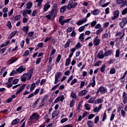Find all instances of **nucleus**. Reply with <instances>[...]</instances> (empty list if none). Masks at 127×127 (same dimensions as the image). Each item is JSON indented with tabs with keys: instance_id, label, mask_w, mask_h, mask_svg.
<instances>
[{
	"instance_id": "nucleus-1",
	"label": "nucleus",
	"mask_w": 127,
	"mask_h": 127,
	"mask_svg": "<svg viewBox=\"0 0 127 127\" xmlns=\"http://www.w3.org/2000/svg\"><path fill=\"white\" fill-rule=\"evenodd\" d=\"M70 20H72L71 18L64 20V16H61L59 19V22L61 25H64L65 23H69Z\"/></svg>"
},
{
	"instance_id": "nucleus-2",
	"label": "nucleus",
	"mask_w": 127,
	"mask_h": 127,
	"mask_svg": "<svg viewBox=\"0 0 127 127\" xmlns=\"http://www.w3.org/2000/svg\"><path fill=\"white\" fill-rule=\"evenodd\" d=\"M93 43L94 46H98V45H100V44H101V39H100V37H98V36L94 37Z\"/></svg>"
},
{
	"instance_id": "nucleus-3",
	"label": "nucleus",
	"mask_w": 127,
	"mask_h": 127,
	"mask_svg": "<svg viewBox=\"0 0 127 127\" xmlns=\"http://www.w3.org/2000/svg\"><path fill=\"white\" fill-rule=\"evenodd\" d=\"M40 118V116L38 115L37 113H34L32 116L29 118L30 121H32V120H35V121H38Z\"/></svg>"
},
{
	"instance_id": "nucleus-4",
	"label": "nucleus",
	"mask_w": 127,
	"mask_h": 127,
	"mask_svg": "<svg viewBox=\"0 0 127 127\" xmlns=\"http://www.w3.org/2000/svg\"><path fill=\"white\" fill-rule=\"evenodd\" d=\"M122 19V21L119 23V25L121 28H124L127 23V18L126 17H123Z\"/></svg>"
},
{
	"instance_id": "nucleus-5",
	"label": "nucleus",
	"mask_w": 127,
	"mask_h": 127,
	"mask_svg": "<svg viewBox=\"0 0 127 127\" xmlns=\"http://www.w3.org/2000/svg\"><path fill=\"white\" fill-rule=\"evenodd\" d=\"M61 76H62V75H61V72H57L55 74V82H54L55 84H56L58 83V82L59 81V80L58 79H60V78H61Z\"/></svg>"
},
{
	"instance_id": "nucleus-6",
	"label": "nucleus",
	"mask_w": 127,
	"mask_h": 127,
	"mask_svg": "<svg viewBox=\"0 0 127 127\" xmlns=\"http://www.w3.org/2000/svg\"><path fill=\"white\" fill-rule=\"evenodd\" d=\"M120 16V11L119 10H116L113 12V16L112 17V20H116L118 17Z\"/></svg>"
},
{
	"instance_id": "nucleus-7",
	"label": "nucleus",
	"mask_w": 127,
	"mask_h": 127,
	"mask_svg": "<svg viewBox=\"0 0 127 127\" xmlns=\"http://www.w3.org/2000/svg\"><path fill=\"white\" fill-rule=\"evenodd\" d=\"M51 7V5H50V2H47L43 6V12H46L48 11V9Z\"/></svg>"
},
{
	"instance_id": "nucleus-8",
	"label": "nucleus",
	"mask_w": 127,
	"mask_h": 127,
	"mask_svg": "<svg viewBox=\"0 0 127 127\" xmlns=\"http://www.w3.org/2000/svg\"><path fill=\"white\" fill-rule=\"evenodd\" d=\"M32 12V11L31 10L26 9L22 12V14L24 17H27L28 16L27 14H31Z\"/></svg>"
},
{
	"instance_id": "nucleus-9",
	"label": "nucleus",
	"mask_w": 127,
	"mask_h": 127,
	"mask_svg": "<svg viewBox=\"0 0 127 127\" xmlns=\"http://www.w3.org/2000/svg\"><path fill=\"white\" fill-rule=\"evenodd\" d=\"M88 20V19L87 18H83L81 20H79L76 23V24L78 25V26H80V25H82L84 24V23H86L87 22V21Z\"/></svg>"
},
{
	"instance_id": "nucleus-10",
	"label": "nucleus",
	"mask_w": 127,
	"mask_h": 127,
	"mask_svg": "<svg viewBox=\"0 0 127 127\" xmlns=\"http://www.w3.org/2000/svg\"><path fill=\"white\" fill-rule=\"evenodd\" d=\"M64 99H65V97H64V96L60 95L55 99V100L54 101V103L56 104L58 103V102H60V101L61 102H63Z\"/></svg>"
},
{
	"instance_id": "nucleus-11",
	"label": "nucleus",
	"mask_w": 127,
	"mask_h": 127,
	"mask_svg": "<svg viewBox=\"0 0 127 127\" xmlns=\"http://www.w3.org/2000/svg\"><path fill=\"white\" fill-rule=\"evenodd\" d=\"M33 74V68H31L30 69L29 71L27 73V79L29 81L30 79H31V77H32V75Z\"/></svg>"
},
{
	"instance_id": "nucleus-12",
	"label": "nucleus",
	"mask_w": 127,
	"mask_h": 127,
	"mask_svg": "<svg viewBox=\"0 0 127 127\" xmlns=\"http://www.w3.org/2000/svg\"><path fill=\"white\" fill-rule=\"evenodd\" d=\"M122 98L123 99V103L124 105H126V104H127V93L126 91L123 93Z\"/></svg>"
},
{
	"instance_id": "nucleus-13",
	"label": "nucleus",
	"mask_w": 127,
	"mask_h": 127,
	"mask_svg": "<svg viewBox=\"0 0 127 127\" xmlns=\"http://www.w3.org/2000/svg\"><path fill=\"white\" fill-rule=\"evenodd\" d=\"M26 86V84H22V86L20 87L19 89L16 91L15 95H17L18 94L21 93V92L24 90V88H25Z\"/></svg>"
},
{
	"instance_id": "nucleus-14",
	"label": "nucleus",
	"mask_w": 127,
	"mask_h": 127,
	"mask_svg": "<svg viewBox=\"0 0 127 127\" xmlns=\"http://www.w3.org/2000/svg\"><path fill=\"white\" fill-rule=\"evenodd\" d=\"M99 91H100V93L101 95H103V94H105L107 91H108V89L104 86H100L99 88Z\"/></svg>"
},
{
	"instance_id": "nucleus-15",
	"label": "nucleus",
	"mask_w": 127,
	"mask_h": 127,
	"mask_svg": "<svg viewBox=\"0 0 127 127\" xmlns=\"http://www.w3.org/2000/svg\"><path fill=\"white\" fill-rule=\"evenodd\" d=\"M105 56V54H104L103 51H99L97 54V58H99V59H104Z\"/></svg>"
},
{
	"instance_id": "nucleus-16",
	"label": "nucleus",
	"mask_w": 127,
	"mask_h": 127,
	"mask_svg": "<svg viewBox=\"0 0 127 127\" xmlns=\"http://www.w3.org/2000/svg\"><path fill=\"white\" fill-rule=\"evenodd\" d=\"M25 70V68H23V65L20 66L18 68L16 69V73H22L23 71Z\"/></svg>"
},
{
	"instance_id": "nucleus-17",
	"label": "nucleus",
	"mask_w": 127,
	"mask_h": 127,
	"mask_svg": "<svg viewBox=\"0 0 127 127\" xmlns=\"http://www.w3.org/2000/svg\"><path fill=\"white\" fill-rule=\"evenodd\" d=\"M72 3H73V0H70L68 1L67 5H66L67 9L68 10H71V9H72Z\"/></svg>"
},
{
	"instance_id": "nucleus-18",
	"label": "nucleus",
	"mask_w": 127,
	"mask_h": 127,
	"mask_svg": "<svg viewBox=\"0 0 127 127\" xmlns=\"http://www.w3.org/2000/svg\"><path fill=\"white\" fill-rule=\"evenodd\" d=\"M100 12H101V10L99 9H96L91 11V14H93V15H98Z\"/></svg>"
},
{
	"instance_id": "nucleus-19",
	"label": "nucleus",
	"mask_w": 127,
	"mask_h": 127,
	"mask_svg": "<svg viewBox=\"0 0 127 127\" xmlns=\"http://www.w3.org/2000/svg\"><path fill=\"white\" fill-rule=\"evenodd\" d=\"M22 30L24 33L27 34L28 33V31H29V27L28 26H25L23 27Z\"/></svg>"
},
{
	"instance_id": "nucleus-20",
	"label": "nucleus",
	"mask_w": 127,
	"mask_h": 127,
	"mask_svg": "<svg viewBox=\"0 0 127 127\" xmlns=\"http://www.w3.org/2000/svg\"><path fill=\"white\" fill-rule=\"evenodd\" d=\"M20 120L16 118L14 120H13L12 122L11 123V126H14L15 125H17L20 122Z\"/></svg>"
},
{
	"instance_id": "nucleus-21",
	"label": "nucleus",
	"mask_w": 127,
	"mask_h": 127,
	"mask_svg": "<svg viewBox=\"0 0 127 127\" xmlns=\"http://www.w3.org/2000/svg\"><path fill=\"white\" fill-rule=\"evenodd\" d=\"M27 79V73H25L23 74L21 76V81H22V82H25Z\"/></svg>"
},
{
	"instance_id": "nucleus-22",
	"label": "nucleus",
	"mask_w": 127,
	"mask_h": 127,
	"mask_svg": "<svg viewBox=\"0 0 127 127\" xmlns=\"http://www.w3.org/2000/svg\"><path fill=\"white\" fill-rule=\"evenodd\" d=\"M112 53H113V50H109L104 53V55L107 57L112 55Z\"/></svg>"
},
{
	"instance_id": "nucleus-23",
	"label": "nucleus",
	"mask_w": 127,
	"mask_h": 127,
	"mask_svg": "<svg viewBox=\"0 0 127 127\" xmlns=\"http://www.w3.org/2000/svg\"><path fill=\"white\" fill-rule=\"evenodd\" d=\"M57 12H58L57 11H54L53 10H51L50 14L53 18H55L56 15H57Z\"/></svg>"
},
{
	"instance_id": "nucleus-24",
	"label": "nucleus",
	"mask_w": 127,
	"mask_h": 127,
	"mask_svg": "<svg viewBox=\"0 0 127 127\" xmlns=\"http://www.w3.org/2000/svg\"><path fill=\"white\" fill-rule=\"evenodd\" d=\"M46 18H47L48 20H51L52 21H53V20H54V19H55L53 18V17H52V15L51 13L47 15L46 16Z\"/></svg>"
},
{
	"instance_id": "nucleus-25",
	"label": "nucleus",
	"mask_w": 127,
	"mask_h": 127,
	"mask_svg": "<svg viewBox=\"0 0 127 127\" xmlns=\"http://www.w3.org/2000/svg\"><path fill=\"white\" fill-rule=\"evenodd\" d=\"M87 90H82L80 92L78 93V96H85L87 94Z\"/></svg>"
},
{
	"instance_id": "nucleus-26",
	"label": "nucleus",
	"mask_w": 127,
	"mask_h": 127,
	"mask_svg": "<svg viewBox=\"0 0 127 127\" xmlns=\"http://www.w3.org/2000/svg\"><path fill=\"white\" fill-rule=\"evenodd\" d=\"M40 100V98H38L33 103L32 107L33 109H35V108H36V106H37V104L39 103V101Z\"/></svg>"
},
{
	"instance_id": "nucleus-27",
	"label": "nucleus",
	"mask_w": 127,
	"mask_h": 127,
	"mask_svg": "<svg viewBox=\"0 0 127 127\" xmlns=\"http://www.w3.org/2000/svg\"><path fill=\"white\" fill-rule=\"evenodd\" d=\"M102 1H103V0H101L99 2L100 5L102 6V7H106V6H108V5L110 4V2H108L102 5Z\"/></svg>"
},
{
	"instance_id": "nucleus-28",
	"label": "nucleus",
	"mask_w": 127,
	"mask_h": 127,
	"mask_svg": "<svg viewBox=\"0 0 127 127\" xmlns=\"http://www.w3.org/2000/svg\"><path fill=\"white\" fill-rule=\"evenodd\" d=\"M127 74V70H126L125 71L123 76L121 78L122 83H124V82H125V81L126 80V77H126Z\"/></svg>"
},
{
	"instance_id": "nucleus-29",
	"label": "nucleus",
	"mask_w": 127,
	"mask_h": 127,
	"mask_svg": "<svg viewBox=\"0 0 127 127\" xmlns=\"http://www.w3.org/2000/svg\"><path fill=\"white\" fill-rule=\"evenodd\" d=\"M66 9H67V5H64L61 8L60 12H61V13H63V12H65V10H66Z\"/></svg>"
},
{
	"instance_id": "nucleus-30",
	"label": "nucleus",
	"mask_w": 127,
	"mask_h": 127,
	"mask_svg": "<svg viewBox=\"0 0 127 127\" xmlns=\"http://www.w3.org/2000/svg\"><path fill=\"white\" fill-rule=\"evenodd\" d=\"M71 42V39H68L67 42L64 44V48H67V47H69L70 46V43Z\"/></svg>"
},
{
	"instance_id": "nucleus-31",
	"label": "nucleus",
	"mask_w": 127,
	"mask_h": 127,
	"mask_svg": "<svg viewBox=\"0 0 127 127\" xmlns=\"http://www.w3.org/2000/svg\"><path fill=\"white\" fill-rule=\"evenodd\" d=\"M71 63V59L68 58L65 61V66H69Z\"/></svg>"
},
{
	"instance_id": "nucleus-32",
	"label": "nucleus",
	"mask_w": 127,
	"mask_h": 127,
	"mask_svg": "<svg viewBox=\"0 0 127 127\" xmlns=\"http://www.w3.org/2000/svg\"><path fill=\"white\" fill-rule=\"evenodd\" d=\"M87 126L88 127H94V122L91 121H87Z\"/></svg>"
},
{
	"instance_id": "nucleus-33",
	"label": "nucleus",
	"mask_w": 127,
	"mask_h": 127,
	"mask_svg": "<svg viewBox=\"0 0 127 127\" xmlns=\"http://www.w3.org/2000/svg\"><path fill=\"white\" fill-rule=\"evenodd\" d=\"M121 55L120 50L118 49L116 51L115 57L116 58H119L120 57V55Z\"/></svg>"
},
{
	"instance_id": "nucleus-34",
	"label": "nucleus",
	"mask_w": 127,
	"mask_h": 127,
	"mask_svg": "<svg viewBox=\"0 0 127 127\" xmlns=\"http://www.w3.org/2000/svg\"><path fill=\"white\" fill-rule=\"evenodd\" d=\"M104 31V28H100L99 29H98L96 32V34L97 35H99L101 32H103Z\"/></svg>"
},
{
	"instance_id": "nucleus-35",
	"label": "nucleus",
	"mask_w": 127,
	"mask_h": 127,
	"mask_svg": "<svg viewBox=\"0 0 127 127\" xmlns=\"http://www.w3.org/2000/svg\"><path fill=\"white\" fill-rule=\"evenodd\" d=\"M104 102V100L102 99L98 98L95 101V104H101Z\"/></svg>"
},
{
	"instance_id": "nucleus-36",
	"label": "nucleus",
	"mask_w": 127,
	"mask_h": 127,
	"mask_svg": "<svg viewBox=\"0 0 127 127\" xmlns=\"http://www.w3.org/2000/svg\"><path fill=\"white\" fill-rule=\"evenodd\" d=\"M37 2V6L39 10H40L42 8V2Z\"/></svg>"
},
{
	"instance_id": "nucleus-37",
	"label": "nucleus",
	"mask_w": 127,
	"mask_h": 127,
	"mask_svg": "<svg viewBox=\"0 0 127 127\" xmlns=\"http://www.w3.org/2000/svg\"><path fill=\"white\" fill-rule=\"evenodd\" d=\"M96 86V80H95V76L92 78V82L91 83V86L94 88Z\"/></svg>"
},
{
	"instance_id": "nucleus-38",
	"label": "nucleus",
	"mask_w": 127,
	"mask_h": 127,
	"mask_svg": "<svg viewBox=\"0 0 127 127\" xmlns=\"http://www.w3.org/2000/svg\"><path fill=\"white\" fill-rule=\"evenodd\" d=\"M84 33H81L79 37L78 38V39H79V40H80V41H83V40H84Z\"/></svg>"
},
{
	"instance_id": "nucleus-39",
	"label": "nucleus",
	"mask_w": 127,
	"mask_h": 127,
	"mask_svg": "<svg viewBox=\"0 0 127 127\" xmlns=\"http://www.w3.org/2000/svg\"><path fill=\"white\" fill-rule=\"evenodd\" d=\"M32 2H29L26 5V8H27V9H30V8H31V6H32Z\"/></svg>"
},
{
	"instance_id": "nucleus-40",
	"label": "nucleus",
	"mask_w": 127,
	"mask_h": 127,
	"mask_svg": "<svg viewBox=\"0 0 127 127\" xmlns=\"http://www.w3.org/2000/svg\"><path fill=\"white\" fill-rule=\"evenodd\" d=\"M48 97H49L48 95H46V96H45L43 98L41 101V103L43 104V103H44V102H46V101L48 100Z\"/></svg>"
},
{
	"instance_id": "nucleus-41",
	"label": "nucleus",
	"mask_w": 127,
	"mask_h": 127,
	"mask_svg": "<svg viewBox=\"0 0 127 127\" xmlns=\"http://www.w3.org/2000/svg\"><path fill=\"white\" fill-rule=\"evenodd\" d=\"M109 38V34L105 33L102 36V39Z\"/></svg>"
},
{
	"instance_id": "nucleus-42",
	"label": "nucleus",
	"mask_w": 127,
	"mask_h": 127,
	"mask_svg": "<svg viewBox=\"0 0 127 127\" xmlns=\"http://www.w3.org/2000/svg\"><path fill=\"white\" fill-rule=\"evenodd\" d=\"M84 107L86 111H90V110H91V107H90V105H89V104L88 103L85 104Z\"/></svg>"
},
{
	"instance_id": "nucleus-43",
	"label": "nucleus",
	"mask_w": 127,
	"mask_h": 127,
	"mask_svg": "<svg viewBox=\"0 0 127 127\" xmlns=\"http://www.w3.org/2000/svg\"><path fill=\"white\" fill-rule=\"evenodd\" d=\"M21 18V15H18L15 16L13 18V19H14V21H15L18 20L20 19Z\"/></svg>"
},
{
	"instance_id": "nucleus-44",
	"label": "nucleus",
	"mask_w": 127,
	"mask_h": 127,
	"mask_svg": "<svg viewBox=\"0 0 127 127\" xmlns=\"http://www.w3.org/2000/svg\"><path fill=\"white\" fill-rule=\"evenodd\" d=\"M78 5V3L76 2H73L72 0V3H71V8H75L76 6Z\"/></svg>"
},
{
	"instance_id": "nucleus-45",
	"label": "nucleus",
	"mask_w": 127,
	"mask_h": 127,
	"mask_svg": "<svg viewBox=\"0 0 127 127\" xmlns=\"http://www.w3.org/2000/svg\"><path fill=\"white\" fill-rule=\"evenodd\" d=\"M100 121V117L99 116H97L94 120V124H98V122Z\"/></svg>"
},
{
	"instance_id": "nucleus-46",
	"label": "nucleus",
	"mask_w": 127,
	"mask_h": 127,
	"mask_svg": "<svg viewBox=\"0 0 127 127\" xmlns=\"http://www.w3.org/2000/svg\"><path fill=\"white\" fill-rule=\"evenodd\" d=\"M52 10H54L55 11H58V8L57 7L56 4H54V5L53 6V8L52 9Z\"/></svg>"
},
{
	"instance_id": "nucleus-47",
	"label": "nucleus",
	"mask_w": 127,
	"mask_h": 127,
	"mask_svg": "<svg viewBox=\"0 0 127 127\" xmlns=\"http://www.w3.org/2000/svg\"><path fill=\"white\" fill-rule=\"evenodd\" d=\"M34 88H35V83H33L31 84V87L30 88L31 92H32V91L34 90Z\"/></svg>"
},
{
	"instance_id": "nucleus-48",
	"label": "nucleus",
	"mask_w": 127,
	"mask_h": 127,
	"mask_svg": "<svg viewBox=\"0 0 127 127\" xmlns=\"http://www.w3.org/2000/svg\"><path fill=\"white\" fill-rule=\"evenodd\" d=\"M17 61V59H14L13 60V58H11L9 60V62H10L9 63V64H12V63H14V62H16V61Z\"/></svg>"
},
{
	"instance_id": "nucleus-49",
	"label": "nucleus",
	"mask_w": 127,
	"mask_h": 127,
	"mask_svg": "<svg viewBox=\"0 0 127 127\" xmlns=\"http://www.w3.org/2000/svg\"><path fill=\"white\" fill-rule=\"evenodd\" d=\"M81 47H82V46H81V43H78L76 44V45H75V49L77 50V49H79V48H81Z\"/></svg>"
},
{
	"instance_id": "nucleus-50",
	"label": "nucleus",
	"mask_w": 127,
	"mask_h": 127,
	"mask_svg": "<svg viewBox=\"0 0 127 127\" xmlns=\"http://www.w3.org/2000/svg\"><path fill=\"white\" fill-rule=\"evenodd\" d=\"M73 31V27H69L67 28V29L66 30L67 33H70V32H72Z\"/></svg>"
},
{
	"instance_id": "nucleus-51",
	"label": "nucleus",
	"mask_w": 127,
	"mask_h": 127,
	"mask_svg": "<svg viewBox=\"0 0 127 127\" xmlns=\"http://www.w3.org/2000/svg\"><path fill=\"white\" fill-rule=\"evenodd\" d=\"M105 69H106V65H102L100 68V71L101 72V73H104V72H105Z\"/></svg>"
},
{
	"instance_id": "nucleus-52",
	"label": "nucleus",
	"mask_w": 127,
	"mask_h": 127,
	"mask_svg": "<svg viewBox=\"0 0 127 127\" xmlns=\"http://www.w3.org/2000/svg\"><path fill=\"white\" fill-rule=\"evenodd\" d=\"M38 12V10L37 9L33 10L32 13V16H35L36 14H37Z\"/></svg>"
},
{
	"instance_id": "nucleus-53",
	"label": "nucleus",
	"mask_w": 127,
	"mask_h": 127,
	"mask_svg": "<svg viewBox=\"0 0 127 127\" xmlns=\"http://www.w3.org/2000/svg\"><path fill=\"white\" fill-rule=\"evenodd\" d=\"M77 79L76 78H74L71 81V83H70V85L71 86H73V85H74V84H75V83H77Z\"/></svg>"
},
{
	"instance_id": "nucleus-54",
	"label": "nucleus",
	"mask_w": 127,
	"mask_h": 127,
	"mask_svg": "<svg viewBox=\"0 0 127 127\" xmlns=\"http://www.w3.org/2000/svg\"><path fill=\"white\" fill-rule=\"evenodd\" d=\"M55 52H56V50L54 49V47L52 48V50L51 52V55L50 56H52L53 55L55 54Z\"/></svg>"
},
{
	"instance_id": "nucleus-55",
	"label": "nucleus",
	"mask_w": 127,
	"mask_h": 127,
	"mask_svg": "<svg viewBox=\"0 0 127 127\" xmlns=\"http://www.w3.org/2000/svg\"><path fill=\"white\" fill-rule=\"evenodd\" d=\"M12 80H13V77H10L8 79V82L7 83H5V85H7V84L8 83H11V82H12Z\"/></svg>"
},
{
	"instance_id": "nucleus-56",
	"label": "nucleus",
	"mask_w": 127,
	"mask_h": 127,
	"mask_svg": "<svg viewBox=\"0 0 127 127\" xmlns=\"http://www.w3.org/2000/svg\"><path fill=\"white\" fill-rule=\"evenodd\" d=\"M85 30V26H82L78 29V31L79 32H82V31H84Z\"/></svg>"
},
{
	"instance_id": "nucleus-57",
	"label": "nucleus",
	"mask_w": 127,
	"mask_h": 127,
	"mask_svg": "<svg viewBox=\"0 0 127 127\" xmlns=\"http://www.w3.org/2000/svg\"><path fill=\"white\" fill-rule=\"evenodd\" d=\"M44 45V43H43V42H41L38 44L37 46L38 47H39V48H43Z\"/></svg>"
},
{
	"instance_id": "nucleus-58",
	"label": "nucleus",
	"mask_w": 127,
	"mask_h": 127,
	"mask_svg": "<svg viewBox=\"0 0 127 127\" xmlns=\"http://www.w3.org/2000/svg\"><path fill=\"white\" fill-rule=\"evenodd\" d=\"M106 120H107V113L105 112L102 118V122L106 121Z\"/></svg>"
},
{
	"instance_id": "nucleus-59",
	"label": "nucleus",
	"mask_w": 127,
	"mask_h": 127,
	"mask_svg": "<svg viewBox=\"0 0 127 127\" xmlns=\"http://www.w3.org/2000/svg\"><path fill=\"white\" fill-rule=\"evenodd\" d=\"M74 104H75V101L74 100H72L69 104L70 108H72V107H74Z\"/></svg>"
},
{
	"instance_id": "nucleus-60",
	"label": "nucleus",
	"mask_w": 127,
	"mask_h": 127,
	"mask_svg": "<svg viewBox=\"0 0 127 127\" xmlns=\"http://www.w3.org/2000/svg\"><path fill=\"white\" fill-rule=\"evenodd\" d=\"M121 112L122 116L123 117V118H125L126 117V115H127L126 111H125L124 110H122Z\"/></svg>"
},
{
	"instance_id": "nucleus-61",
	"label": "nucleus",
	"mask_w": 127,
	"mask_h": 127,
	"mask_svg": "<svg viewBox=\"0 0 127 127\" xmlns=\"http://www.w3.org/2000/svg\"><path fill=\"white\" fill-rule=\"evenodd\" d=\"M34 34V32L33 31L29 32L28 33V37H32V36H33Z\"/></svg>"
},
{
	"instance_id": "nucleus-62",
	"label": "nucleus",
	"mask_w": 127,
	"mask_h": 127,
	"mask_svg": "<svg viewBox=\"0 0 127 127\" xmlns=\"http://www.w3.org/2000/svg\"><path fill=\"white\" fill-rule=\"evenodd\" d=\"M57 111H54L52 113V117L53 119H54L55 117H57Z\"/></svg>"
},
{
	"instance_id": "nucleus-63",
	"label": "nucleus",
	"mask_w": 127,
	"mask_h": 127,
	"mask_svg": "<svg viewBox=\"0 0 127 127\" xmlns=\"http://www.w3.org/2000/svg\"><path fill=\"white\" fill-rule=\"evenodd\" d=\"M110 73L111 74H115V73H116V69H115V68H111L110 70Z\"/></svg>"
},
{
	"instance_id": "nucleus-64",
	"label": "nucleus",
	"mask_w": 127,
	"mask_h": 127,
	"mask_svg": "<svg viewBox=\"0 0 127 127\" xmlns=\"http://www.w3.org/2000/svg\"><path fill=\"white\" fill-rule=\"evenodd\" d=\"M127 14V7L124 9L122 12V14L123 15H125V14Z\"/></svg>"
}]
</instances>
